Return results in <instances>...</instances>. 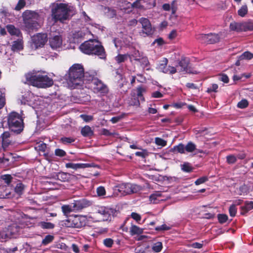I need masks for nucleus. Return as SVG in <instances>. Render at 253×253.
Segmentation results:
<instances>
[{"instance_id": "f8f14e48", "label": "nucleus", "mask_w": 253, "mask_h": 253, "mask_svg": "<svg viewBox=\"0 0 253 253\" xmlns=\"http://www.w3.org/2000/svg\"><path fill=\"white\" fill-rule=\"evenodd\" d=\"M73 205V210L79 211L91 206L92 205V202L85 198H83L74 201Z\"/></svg>"}, {"instance_id": "6ab92c4d", "label": "nucleus", "mask_w": 253, "mask_h": 253, "mask_svg": "<svg viewBox=\"0 0 253 253\" xmlns=\"http://www.w3.org/2000/svg\"><path fill=\"white\" fill-rule=\"evenodd\" d=\"M189 60L186 57H182L178 62V66L180 67L179 72H189Z\"/></svg>"}, {"instance_id": "b1692460", "label": "nucleus", "mask_w": 253, "mask_h": 253, "mask_svg": "<svg viewBox=\"0 0 253 253\" xmlns=\"http://www.w3.org/2000/svg\"><path fill=\"white\" fill-rule=\"evenodd\" d=\"M85 34L82 31L75 32L73 34V41L74 42H81L84 38Z\"/></svg>"}, {"instance_id": "7ed1b4c3", "label": "nucleus", "mask_w": 253, "mask_h": 253, "mask_svg": "<svg viewBox=\"0 0 253 253\" xmlns=\"http://www.w3.org/2000/svg\"><path fill=\"white\" fill-rule=\"evenodd\" d=\"M51 17L54 22L63 23L69 19L70 9L66 3H52L50 6Z\"/></svg>"}, {"instance_id": "e2e57ef3", "label": "nucleus", "mask_w": 253, "mask_h": 253, "mask_svg": "<svg viewBox=\"0 0 253 253\" xmlns=\"http://www.w3.org/2000/svg\"><path fill=\"white\" fill-rule=\"evenodd\" d=\"M155 143L157 145L163 147L167 145V141L160 137L155 138Z\"/></svg>"}, {"instance_id": "79ce46f5", "label": "nucleus", "mask_w": 253, "mask_h": 253, "mask_svg": "<svg viewBox=\"0 0 253 253\" xmlns=\"http://www.w3.org/2000/svg\"><path fill=\"white\" fill-rule=\"evenodd\" d=\"M54 239V236L51 235H47L42 240V244L43 246H46L47 245L51 243L53 241Z\"/></svg>"}, {"instance_id": "37998d69", "label": "nucleus", "mask_w": 253, "mask_h": 253, "mask_svg": "<svg viewBox=\"0 0 253 253\" xmlns=\"http://www.w3.org/2000/svg\"><path fill=\"white\" fill-rule=\"evenodd\" d=\"M24 188L25 185L22 183L19 182L16 184L14 190L17 194L21 195L23 193Z\"/></svg>"}, {"instance_id": "4be33fe9", "label": "nucleus", "mask_w": 253, "mask_h": 253, "mask_svg": "<svg viewBox=\"0 0 253 253\" xmlns=\"http://www.w3.org/2000/svg\"><path fill=\"white\" fill-rule=\"evenodd\" d=\"M240 209L241 214L245 215L248 212L253 209V201H245L244 205L241 206Z\"/></svg>"}, {"instance_id": "4d7b16f0", "label": "nucleus", "mask_w": 253, "mask_h": 253, "mask_svg": "<svg viewBox=\"0 0 253 253\" xmlns=\"http://www.w3.org/2000/svg\"><path fill=\"white\" fill-rule=\"evenodd\" d=\"M62 211L65 215L70 213L72 210L69 205H63L61 207Z\"/></svg>"}, {"instance_id": "69168bd1", "label": "nucleus", "mask_w": 253, "mask_h": 253, "mask_svg": "<svg viewBox=\"0 0 253 253\" xmlns=\"http://www.w3.org/2000/svg\"><path fill=\"white\" fill-rule=\"evenodd\" d=\"M126 116L125 113L122 114L121 115L116 117H114L111 119V121L113 124H115L119 122L122 118Z\"/></svg>"}, {"instance_id": "7c9ffc66", "label": "nucleus", "mask_w": 253, "mask_h": 253, "mask_svg": "<svg viewBox=\"0 0 253 253\" xmlns=\"http://www.w3.org/2000/svg\"><path fill=\"white\" fill-rule=\"evenodd\" d=\"M242 32L253 31V23L250 21L242 22Z\"/></svg>"}, {"instance_id": "f704fd0d", "label": "nucleus", "mask_w": 253, "mask_h": 253, "mask_svg": "<svg viewBox=\"0 0 253 253\" xmlns=\"http://www.w3.org/2000/svg\"><path fill=\"white\" fill-rule=\"evenodd\" d=\"M143 230L136 225H132L130 229V233L131 235H139L142 234Z\"/></svg>"}, {"instance_id": "774afa93", "label": "nucleus", "mask_w": 253, "mask_h": 253, "mask_svg": "<svg viewBox=\"0 0 253 253\" xmlns=\"http://www.w3.org/2000/svg\"><path fill=\"white\" fill-rule=\"evenodd\" d=\"M236 156L237 157V159L240 160H244L246 158L247 154L244 150H242L239 151Z\"/></svg>"}, {"instance_id": "2f4dec72", "label": "nucleus", "mask_w": 253, "mask_h": 253, "mask_svg": "<svg viewBox=\"0 0 253 253\" xmlns=\"http://www.w3.org/2000/svg\"><path fill=\"white\" fill-rule=\"evenodd\" d=\"M113 42L115 44V46L116 48L118 47H122L123 46H129V42H125V41H124L123 43V40L122 39H120L119 38H115L113 40Z\"/></svg>"}, {"instance_id": "680f3d73", "label": "nucleus", "mask_w": 253, "mask_h": 253, "mask_svg": "<svg viewBox=\"0 0 253 253\" xmlns=\"http://www.w3.org/2000/svg\"><path fill=\"white\" fill-rule=\"evenodd\" d=\"M208 180V177L206 176H202L197 179L195 181V184L196 185H199L200 184H203Z\"/></svg>"}, {"instance_id": "412c9836", "label": "nucleus", "mask_w": 253, "mask_h": 253, "mask_svg": "<svg viewBox=\"0 0 253 253\" xmlns=\"http://www.w3.org/2000/svg\"><path fill=\"white\" fill-rule=\"evenodd\" d=\"M90 165L89 164H84V163H68L65 164L66 168L72 169L75 170L81 169H84L89 167Z\"/></svg>"}, {"instance_id": "4468645a", "label": "nucleus", "mask_w": 253, "mask_h": 253, "mask_svg": "<svg viewBox=\"0 0 253 253\" xmlns=\"http://www.w3.org/2000/svg\"><path fill=\"white\" fill-rule=\"evenodd\" d=\"M139 22L141 24L143 32L147 35H151L154 33L150 21L146 18L142 17L139 19Z\"/></svg>"}, {"instance_id": "13d9d810", "label": "nucleus", "mask_w": 253, "mask_h": 253, "mask_svg": "<svg viewBox=\"0 0 253 253\" xmlns=\"http://www.w3.org/2000/svg\"><path fill=\"white\" fill-rule=\"evenodd\" d=\"M165 70L167 71L168 72H164L165 74H168L171 75L174 74L177 72V70L175 67L168 65Z\"/></svg>"}, {"instance_id": "2eb2a0df", "label": "nucleus", "mask_w": 253, "mask_h": 253, "mask_svg": "<svg viewBox=\"0 0 253 253\" xmlns=\"http://www.w3.org/2000/svg\"><path fill=\"white\" fill-rule=\"evenodd\" d=\"M74 175H72L67 172H59L53 176L54 178H56L62 182H70L74 178Z\"/></svg>"}, {"instance_id": "9d476101", "label": "nucleus", "mask_w": 253, "mask_h": 253, "mask_svg": "<svg viewBox=\"0 0 253 253\" xmlns=\"http://www.w3.org/2000/svg\"><path fill=\"white\" fill-rule=\"evenodd\" d=\"M92 87L94 92L105 94L108 93V88L106 84L98 79H94L92 81Z\"/></svg>"}, {"instance_id": "aec40b11", "label": "nucleus", "mask_w": 253, "mask_h": 253, "mask_svg": "<svg viewBox=\"0 0 253 253\" xmlns=\"http://www.w3.org/2000/svg\"><path fill=\"white\" fill-rule=\"evenodd\" d=\"M97 212L103 216L104 220H107L111 216L112 211L111 210L108 208L101 207L98 208Z\"/></svg>"}, {"instance_id": "20e7f679", "label": "nucleus", "mask_w": 253, "mask_h": 253, "mask_svg": "<svg viewBox=\"0 0 253 253\" xmlns=\"http://www.w3.org/2000/svg\"><path fill=\"white\" fill-rule=\"evenodd\" d=\"M69 85L71 88H76L82 83L84 77L83 66L80 64H74L69 69L68 73Z\"/></svg>"}, {"instance_id": "39448f33", "label": "nucleus", "mask_w": 253, "mask_h": 253, "mask_svg": "<svg viewBox=\"0 0 253 253\" xmlns=\"http://www.w3.org/2000/svg\"><path fill=\"white\" fill-rule=\"evenodd\" d=\"M7 125L11 132L20 134L24 130V123L22 116L16 112H12L7 116Z\"/></svg>"}, {"instance_id": "6e6d98bb", "label": "nucleus", "mask_w": 253, "mask_h": 253, "mask_svg": "<svg viewBox=\"0 0 253 253\" xmlns=\"http://www.w3.org/2000/svg\"><path fill=\"white\" fill-rule=\"evenodd\" d=\"M26 5V1L25 0H19L17 5H16L14 9L18 11L23 8Z\"/></svg>"}, {"instance_id": "09e8293b", "label": "nucleus", "mask_w": 253, "mask_h": 253, "mask_svg": "<svg viewBox=\"0 0 253 253\" xmlns=\"http://www.w3.org/2000/svg\"><path fill=\"white\" fill-rule=\"evenodd\" d=\"M249 105V102L245 99H242L237 104V107L240 109H244L247 108Z\"/></svg>"}, {"instance_id": "393cba45", "label": "nucleus", "mask_w": 253, "mask_h": 253, "mask_svg": "<svg viewBox=\"0 0 253 253\" xmlns=\"http://www.w3.org/2000/svg\"><path fill=\"white\" fill-rule=\"evenodd\" d=\"M162 197V194L160 191H155L154 193L150 195L149 196V200L151 203L153 204L158 203L161 199L160 198Z\"/></svg>"}, {"instance_id": "a878e982", "label": "nucleus", "mask_w": 253, "mask_h": 253, "mask_svg": "<svg viewBox=\"0 0 253 253\" xmlns=\"http://www.w3.org/2000/svg\"><path fill=\"white\" fill-rule=\"evenodd\" d=\"M168 63V59L167 58H163L159 62L157 69L161 72H168L165 69Z\"/></svg>"}, {"instance_id": "f257e3e1", "label": "nucleus", "mask_w": 253, "mask_h": 253, "mask_svg": "<svg viewBox=\"0 0 253 253\" xmlns=\"http://www.w3.org/2000/svg\"><path fill=\"white\" fill-rule=\"evenodd\" d=\"M79 48L87 55H95L103 59L106 57L104 47L99 41L95 39L85 41L80 45Z\"/></svg>"}, {"instance_id": "5fc2aeb1", "label": "nucleus", "mask_w": 253, "mask_h": 253, "mask_svg": "<svg viewBox=\"0 0 253 253\" xmlns=\"http://www.w3.org/2000/svg\"><path fill=\"white\" fill-rule=\"evenodd\" d=\"M60 140L63 144H70V143L75 142V139L73 137H63L61 138Z\"/></svg>"}, {"instance_id": "49530a36", "label": "nucleus", "mask_w": 253, "mask_h": 253, "mask_svg": "<svg viewBox=\"0 0 253 253\" xmlns=\"http://www.w3.org/2000/svg\"><path fill=\"white\" fill-rule=\"evenodd\" d=\"M173 149L177 153H179L180 154H184L185 153V151H186L185 146L182 143H179L178 145L174 146Z\"/></svg>"}, {"instance_id": "0e129e2a", "label": "nucleus", "mask_w": 253, "mask_h": 253, "mask_svg": "<svg viewBox=\"0 0 253 253\" xmlns=\"http://www.w3.org/2000/svg\"><path fill=\"white\" fill-rule=\"evenodd\" d=\"M218 88V85L216 84H212L211 87L207 88V92L209 93L212 92H217Z\"/></svg>"}, {"instance_id": "052dcab7", "label": "nucleus", "mask_w": 253, "mask_h": 253, "mask_svg": "<svg viewBox=\"0 0 253 253\" xmlns=\"http://www.w3.org/2000/svg\"><path fill=\"white\" fill-rule=\"evenodd\" d=\"M104 246L107 248H111L114 244V241L111 238H106L103 240Z\"/></svg>"}, {"instance_id": "ea45409f", "label": "nucleus", "mask_w": 253, "mask_h": 253, "mask_svg": "<svg viewBox=\"0 0 253 253\" xmlns=\"http://www.w3.org/2000/svg\"><path fill=\"white\" fill-rule=\"evenodd\" d=\"M143 3H145L144 5L147 9H149L155 6L156 0H141Z\"/></svg>"}, {"instance_id": "a211bd4d", "label": "nucleus", "mask_w": 253, "mask_h": 253, "mask_svg": "<svg viewBox=\"0 0 253 253\" xmlns=\"http://www.w3.org/2000/svg\"><path fill=\"white\" fill-rule=\"evenodd\" d=\"M120 80L119 81V88L121 91V92L124 93L127 92L129 87L127 86L128 81L127 79L123 76L122 74H119Z\"/></svg>"}, {"instance_id": "c85d7f7f", "label": "nucleus", "mask_w": 253, "mask_h": 253, "mask_svg": "<svg viewBox=\"0 0 253 253\" xmlns=\"http://www.w3.org/2000/svg\"><path fill=\"white\" fill-rule=\"evenodd\" d=\"M7 29L8 33L11 35H15L17 37H20L21 35L20 31L12 25H7Z\"/></svg>"}, {"instance_id": "3c124183", "label": "nucleus", "mask_w": 253, "mask_h": 253, "mask_svg": "<svg viewBox=\"0 0 253 253\" xmlns=\"http://www.w3.org/2000/svg\"><path fill=\"white\" fill-rule=\"evenodd\" d=\"M97 195L99 197L104 196L106 195V190L103 186H100L96 189Z\"/></svg>"}, {"instance_id": "6e6552de", "label": "nucleus", "mask_w": 253, "mask_h": 253, "mask_svg": "<svg viewBox=\"0 0 253 253\" xmlns=\"http://www.w3.org/2000/svg\"><path fill=\"white\" fill-rule=\"evenodd\" d=\"M86 224L84 217L76 216L73 219H68L63 221V225L67 227L80 228Z\"/></svg>"}, {"instance_id": "473e14b6", "label": "nucleus", "mask_w": 253, "mask_h": 253, "mask_svg": "<svg viewBox=\"0 0 253 253\" xmlns=\"http://www.w3.org/2000/svg\"><path fill=\"white\" fill-rule=\"evenodd\" d=\"M130 55L128 54H119L117 56L115 57V59L117 63L120 64L122 62H124L125 61L127 60L128 57Z\"/></svg>"}, {"instance_id": "c756f323", "label": "nucleus", "mask_w": 253, "mask_h": 253, "mask_svg": "<svg viewBox=\"0 0 253 253\" xmlns=\"http://www.w3.org/2000/svg\"><path fill=\"white\" fill-rule=\"evenodd\" d=\"M242 23L233 22L230 23L229 28L231 31L240 32H242Z\"/></svg>"}, {"instance_id": "a19ab883", "label": "nucleus", "mask_w": 253, "mask_h": 253, "mask_svg": "<svg viewBox=\"0 0 253 253\" xmlns=\"http://www.w3.org/2000/svg\"><path fill=\"white\" fill-rule=\"evenodd\" d=\"M35 149L39 153H44L47 151V145L45 143L42 142L41 143H39L37 146H36Z\"/></svg>"}, {"instance_id": "c03bdc74", "label": "nucleus", "mask_w": 253, "mask_h": 253, "mask_svg": "<svg viewBox=\"0 0 253 253\" xmlns=\"http://www.w3.org/2000/svg\"><path fill=\"white\" fill-rule=\"evenodd\" d=\"M137 95L138 97H140V99L142 101H144V97L143 96V93L146 92V90L144 87L142 86H139L136 88Z\"/></svg>"}, {"instance_id": "72a5a7b5", "label": "nucleus", "mask_w": 253, "mask_h": 253, "mask_svg": "<svg viewBox=\"0 0 253 253\" xmlns=\"http://www.w3.org/2000/svg\"><path fill=\"white\" fill-rule=\"evenodd\" d=\"M238 14L241 17H244L248 13V8L247 4L243 5L238 10Z\"/></svg>"}, {"instance_id": "338daca9", "label": "nucleus", "mask_w": 253, "mask_h": 253, "mask_svg": "<svg viewBox=\"0 0 253 253\" xmlns=\"http://www.w3.org/2000/svg\"><path fill=\"white\" fill-rule=\"evenodd\" d=\"M66 154V152L62 149L58 148L55 150V155L57 156L62 157L65 156Z\"/></svg>"}, {"instance_id": "9b49d317", "label": "nucleus", "mask_w": 253, "mask_h": 253, "mask_svg": "<svg viewBox=\"0 0 253 253\" xmlns=\"http://www.w3.org/2000/svg\"><path fill=\"white\" fill-rule=\"evenodd\" d=\"M46 34L38 33L32 38L33 42L36 48L42 47L47 41Z\"/></svg>"}, {"instance_id": "cd10ccee", "label": "nucleus", "mask_w": 253, "mask_h": 253, "mask_svg": "<svg viewBox=\"0 0 253 253\" xmlns=\"http://www.w3.org/2000/svg\"><path fill=\"white\" fill-rule=\"evenodd\" d=\"M11 50L12 51L20 50L23 49V42L22 40H17L13 42L11 45Z\"/></svg>"}, {"instance_id": "f3484780", "label": "nucleus", "mask_w": 253, "mask_h": 253, "mask_svg": "<svg viewBox=\"0 0 253 253\" xmlns=\"http://www.w3.org/2000/svg\"><path fill=\"white\" fill-rule=\"evenodd\" d=\"M0 138H1L2 147L4 149H6L11 143L10 132L8 131H4L1 135Z\"/></svg>"}, {"instance_id": "c9c22d12", "label": "nucleus", "mask_w": 253, "mask_h": 253, "mask_svg": "<svg viewBox=\"0 0 253 253\" xmlns=\"http://www.w3.org/2000/svg\"><path fill=\"white\" fill-rule=\"evenodd\" d=\"M253 58V53L247 51L239 56V60H251Z\"/></svg>"}, {"instance_id": "de8ad7c7", "label": "nucleus", "mask_w": 253, "mask_h": 253, "mask_svg": "<svg viewBox=\"0 0 253 253\" xmlns=\"http://www.w3.org/2000/svg\"><path fill=\"white\" fill-rule=\"evenodd\" d=\"M217 219L220 224L225 223L228 220V217L226 214L219 213L217 214Z\"/></svg>"}, {"instance_id": "bb28decb", "label": "nucleus", "mask_w": 253, "mask_h": 253, "mask_svg": "<svg viewBox=\"0 0 253 253\" xmlns=\"http://www.w3.org/2000/svg\"><path fill=\"white\" fill-rule=\"evenodd\" d=\"M37 226L42 229H52L54 228L55 225L50 222L40 221L37 224Z\"/></svg>"}, {"instance_id": "0eeeda50", "label": "nucleus", "mask_w": 253, "mask_h": 253, "mask_svg": "<svg viewBox=\"0 0 253 253\" xmlns=\"http://www.w3.org/2000/svg\"><path fill=\"white\" fill-rule=\"evenodd\" d=\"M139 189V186L136 185H131L129 183L119 184L114 187V190L118 195H126L136 193Z\"/></svg>"}, {"instance_id": "dca6fc26", "label": "nucleus", "mask_w": 253, "mask_h": 253, "mask_svg": "<svg viewBox=\"0 0 253 253\" xmlns=\"http://www.w3.org/2000/svg\"><path fill=\"white\" fill-rule=\"evenodd\" d=\"M62 43V39L61 36H55L49 39V44L53 49H57L60 47Z\"/></svg>"}, {"instance_id": "ddd939ff", "label": "nucleus", "mask_w": 253, "mask_h": 253, "mask_svg": "<svg viewBox=\"0 0 253 253\" xmlns=\"http://www.w3.org/2000/svg\"><path fill=\"white\" fill-rule=\"evenodd\" d=\"M124 4L126 6V7H124V9H129L127 11L128 12L130 11H132V10L134 9H138L140 10L146 9H147L145 7L144 4H143V3L141 0H136L134 2L131 3L128 1H125Z\"/></svg>"}, {"instance_id": "5701e85b", "label": "nucleus", "mask_w": 253, "mask_h": 253, "mask_svg": "<svg viewBox=\"0 0 253 253\" xmlns=\"http://www.w3.org/2000/svg\"><path fill=\"white\" fill-rule=\"evenodd\" d=\"M82 135L84 137H91L94 134L93 130L89 126H85L81 130Z\"/></svg>"}, {"instance_id": "864d4df0", "label": "nucleus", "mask_w": 253, "mask_h": 253, "mask_svg": "<svg viewBox=\"0 0 253 253\" xmlns=\"http://www.w3.org/2000/svg\"><path fill=\"white\" fill-rule=\"evenodd\" d=\"M1 179L7 184H9L12 181V177L10 174H4L1 176Z\"/></svg>"}, {"instance_id": "423d86ee", "label": "nucleus", "mask_w": 253, "mask_h": 253, "mask_svg": "<svg viewBox=\"0 0 253 253\" xmlns=\"http://www.w3.org/2000/svg\"><path fill=\"white\" fill-rule=\"evenodd\" d=\"M40 15L37 12L27 10L23 13V18L25 27L29 30L37 29L39 26L38 20Z\"/></svg>"}, {"instance_id": "4c0bfd02", "label": "nucleus", "mask_w": 253, "mask_h": 253, "mask_svg": "<svg viewBox=\"0 0 253 253\" xmlns=\"http://www.w3.org/2000/svg\"><path fill=\"white\" fill-rule=\"evenodd\" d=\"M185 146V151L188 153H192L196 149V145L192 141L187 143Z\"/></svg>"}, {"instance_id": "f03ea898", "label": "nucleus", "mask_w": 253, "mask_h": 253, "mask_svg": "<svg viewBox=\"0 0 253 253\" xmlns=\"http://www.w3.org/2000/svg\"><path fill=\"white\" fill-rule=\"evenodd\" d=\"M26 79L30 84L39 88L49 87L53 84V81L51 78L41 73H29L26 75Z\"/></svg>"}, {"instance_id": "bf43d9fd", "label": "nucleus", "mask_w": 253, "mask_h": 253, "mask_svg": "<svg viewBox=\"0 0 253 253\" xmlns=\"http://www.w3.org/2000/svg\"><path fill=\"white\" fill-rule=\"evenodd\" d=\"M207 130V128L206 127H203L201 128H197L194 130V133L196 135H198L199 136H202L203 135H205V132Z\"/></svg>"}, {"instance_id": "603ef678", "label": "nucleus", "mask_w": 253, "mask_h": 253, "mask_svg": "<svg viewBox=\"0 0 253 253\" xmlns=\"http://www.w3.org/2000/svg\"><path fill=\"white\" fill-rule=\"evenodd\" d=\"M237 212V208L234 205H231L229 208V213L230 216L231 217H234L236 216Z\"/></svg>"}, {"instance_id": "1a4fd4ad", "label": "nucleus", "mask_w": 253, "mask_h": 253, "mask_svg": "<svg viewBox=\"0 0 253 253\" xmlns=\"http://www.w3.org/2000/svg\"><path fill=\"white\" fill-rule=\"evenodd\" d=\"M197 39L203 43L214 44L219 42L220 37L218 34L210 33L208 34L197 35Z\"/></svg>"}, {"instance_id": "a18cd8bd", "label": "nucleus", "mask_w": 253, "mask_h": 253, "mask_svg": "<svg viewBox=\"0 0 253 253\" xmlns=\"http://www.w3.org/2000/svg\"><path fill=\"white\" fill-rule=\"evenodd\" d=\"M226 159V162L229 165L234 164L237 161V157L235 155L231 154L227 155Z\"/></svg>"}, {"instance_id": "e433bc0d", "label": "nucleus", "mask_w": 253, "mask_h": 253, "mask_svg": "<svg viewBox=\"0 0 253 253\" xmlns=\"http://www.w3.org/2000/svg\"><path fill=\"white\" fill-rule=\"evenodd\" d=\"M238 191L239 195H246L249 193V188L247 185L244 184L239 187Z\"/></svg>"}, {"instance_id": "8fccbe9b", "label": "nucleus", "mask_w": 253, "mask_h": 253, "mask_svg": "<svg viewBox=\"0 0 253 253\" xmlns=\"http://www.w3.org/2000/svg\"><path fill=\"white\" fill-rule=\"evenodd\" d=\"M163 248L162 243L161 242H157L152 247L153 251L155 253H159L161 251Z\"/></svg>"}, {"instance_id": "58836bf2", "label": "nucleus", "mask_w": 253, "mask_h": 253, "mask_svg": "<svg viewBox=\"0 0 253 253\" xmlns=\"http://www.w3.org/2000/svg\"><path fill=\"white\" fill-rule=\"evenodd\" d=\"M181 169L184 172H190L193 171V168L189 163L185 162L181 165Z\"/></svg>"}]
</instances>
